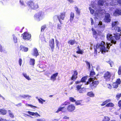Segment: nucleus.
<instances>
[{
	"label": "nucleus",
	"mask_w": 121,
	"mask_h": 121,
	"mask_svg": "<svg viewBox=\"0 0 121 121\" xmlns=\"http://www.w3.org/2000/svg\"><path fill=\"white\" fill-rule=\"evenodd\" d=\"M118 24V22L117 21L112 22L111 24L112 30L116 32H120L121 31V27L117 26ZM114 35L112 36V35L108 33L107 35V38L108 39H109L111 41L112 43L115 44L116 43V41L120 39L121 35L117 33Z\"/></svg>",
	"instance_id": "f257e3e1"
},
{
	"label": "nucleus",
	"mask_w": 121,
	"mask_h": 121,
	"mask_svg": "<svg viewBox=\"0 0 121 121\" xmlns=\"http://www.w3.org/2000/svg\"><path fill=\"white\" fill-rule=\"evenodd\" d=\"M107 48L105 46V43L104 42L101 41L100 43H97L96 45L94 46L95 50L94 52L97 54V49L99 48L100 51L101 52V53L104 54L106 52H107L108 49H109L110 47L112 45V44H110V43H107Z\"/></svg>",
	"instance_id": "f03ea898"
},
{
	"label": "nucleus",
	"mask_w": 121,
	"mask_h": 121,
	"mask_svg": "<svg viewBox=\"0 0 121 121\" xmlns=\"http://www.w3.org/2000/svg\"><path fill=\"white\" fill-rule=\"evenodd\" d=\"M94 78H88L85 84H89V87L92 89L95 88L99 84V82L98 81H94Z\"/></svg>",
	"instance_id": "7ed1b4c3"
},
{
	"label": "nucleus",
	"mask_w": 121,
	"mask_h": 121,
	"mask_svg": "<svg viewBox=\"0 0 121 121\" xmlns=\"http://www.w3.org/2000/svg\"><path fill=\"white\" fill-rule=\"evenodd\" d=\"M112 73L110 72L107 71L105 72L104 74L103 77L105 81L106 82L110 81L112 76Z\"/></svg>",
	"instance_id": "20e7f679"
},
{
	"label": "nucleus",
	"mask_w": 121,
	"mask_h": 121,
	"mask_svg": "<svg viewBox=\"0 0 121 121\" xmlns=\"http://www.w3.org/2000/svg\"><path fill=\"white\" fill-rule=\"evenodd\" d=\"M22 39L26 40H30L31 38V35L27 32H25L22 35Z\"/></svg>",
	"instance_id": "39448f33"
},
{
	"label": "nucleus",
	"mask_w": 121,
	"mask_h": 121,
	"mask_svg": "<svg viewBox=\"0 0 121 121\" xmlns=\"http://www.w3.org/2000/svg\"><path fill=\"white\" fill-rule=\"evenodd\" d=\"M65 14L66 12H63L60 13V15L56 16L59 22L61 24H62V23L60 19L64 20L65 17Z\"/></svg>",
	"instance_id": "423d86ee"
},
{
	"label": "nucleus",
	"mask_w": 121,
	"mask_h": 121,
	"mask_svg": "<svg viewBox=\"0 0 121 121\" xmlns=\"http://www.w3.org/2000/svg\"><path fill=\"white\" fill-rule=\"evenodd\" d=\"M75 106L73 104L69 105L67 107V109L68 111L71 112L75 110Z\"/></svg>",
	"instance_id": "0eeeda50"
},
{
	"label": "nucleus",
	"mask_w": 121,
	"mask_h": 121,
	"mask_svg": "<svg viewBox=\"0 0 121 121\" xmlns=\"http://www.w3.org/2000/svg\"><path fill=\"white\" fill-rule=\"evenodd\" d=\"M104 21L107 23H109L111 21L110 15L109 13H107L105 15L104 19Z\"/></svg>",
	"instance_id": "6e6552de"
},
{
	"label": "nucleus",
	"mask_w": 121,
	"mask_h": 121,
	"mask_svg": "<svg viewBox=\"0 0 121 121\" xmlns=\"http://www.w3.org/2000/svg\"><path fill=\"white\" fill-rule=\"evenodd\" d=\"M78 73L77 70H75L73 71V74L72 75L71 79L72 80L74 81L78 77Z\"/></svg>",
	"instance_id": "1a4fd4ad"
},
{
	"label": "nucleus",
	"mask_w": 121,
	"mask_h": 121,
	"mask_svg": "<svg viewBox=\"0 0 121 121\" xmlns=\"http://www.w3.org/2000/svg\"><path fill=\"white\" fill-rule=\"evenodd\" d=\"M49 46L50 47L52 52H53L54 48V39H52L51 40L49 41Z\"/></svg>",
	"instance_id": "9d476101"
},
{
	"label": "nucleus",
	"mask_w": 121,
	"mask_h": 121,
	"mask_svg": "<svg viewBox=\"0 0 121 121\" xmlns=\"http://www.w3.org/2000/svg\"><path fill=\"white\" fill-rule=\"evenodd\" d=\"M34 2L33 1L31 0H30L27 2L26 3V4L29 9H31Z\"/></svg>",
	"instance_id": "9b49d317"
},
{
	"label": "nucleus",
	"mask_w": 121,
	"mask_h": 121,
	"mask_svg": "<svg viewBox=\"0 0 121 121\" xmlns=\"http://www.w3.org/2000/svg\"><path fill=\"white\" fill-rule=\"evenodd\" d=\"M67 110V108H66L65 107H60L58 108L57 111L56 112L58 113L60 111H61L62 112H66Z\"/></svg>",
	"instance_id": "f8f14e48"
},
{
	"label": "nucleus",
	"mask_w": 121,
	"mask_h": 121,
	"mask_svg": "<svg viewBox=\"0 0 121 121\" xmlns=\"http://www.w3.org/2000/svg\"><path fill=\"white\" fill-rule=\"evenodd\" d=\"M113 15L115 16L121 15V10L116 9L113 13Z\"/></svg>",
	"instance_id": "ddd939ff"
},
{
	"label": "nucleus",
	"mask_w": 121,
	"mask_h": 121,
	"mask_svg": "<svg viewBox=\"0 0 121 121\" xmlns=\"http://www.w3.org/2000/svg\"><path fill=\"white\" fill-rule=\"evenodd\" d=\"M33 56H35L36 57L39 55V54L38 52V51L36 48H34L33 50V52L32 54Z\"/></svg>",
	"instance_id": "4468645a"
},
{
	"label": "nucleus",
	"mask_w": 121,
	"mask_h": 121,
	"mask_svg": "<svg viewBox=\"0 0 121 121\" xmlns=\"http://www.w3.org/2000/svg\"><path fill=\"white\" fill-rule=\"evenodd\" d=\"M42 15L41 12H39L35 14L34 17L36 18L40 19V18L42 17Z\"/></svg>",
	"instance_id": "2eb2a0df"
},
{
	"label": "nucleus",
	"mask_w": 121,
	"mask_h": 121,
	"mask_svg": "<svg viewBox=\"0 0 121 121\" xmlns=\"http://www.w3.org/2000/svg\"><path fill=\"white\" fill-rule=\"evenodd\" d=\"M58 73H56L53 74L51 76L50 79L53 81H54L56 79V77L58 76Z\"/></svg>",
	"instance_id": "dca6fc26"
},
{
	"label": "nucleus",
	"mask_w": 121,
	"mask_h": 121,
	"mask_svg": "<svg viewBox=\"0 0 121 121\" xmlns=\"http://www.w3.org/2000/svg\"><path fill=\"white\" fill-rule=\"evenodd\" d=\"M27 112H28V114L30 115L33 116H35L37 117L38 116L40 117V115L37 112H30V111H28Z\"/></svg>",
	"instance_id": "f3484780"
},
{
	"label": "nucleus",
	"mask_w": 121,
	"mask_h": 121,
	"mask_svg": "<svg viewBox=\"0 0 121 121\" xmlns=\"http://www.w3.org/2000/svg\"><path fill=\"white\" fill-rule=\"evenodd\" d=\"M91 30L92 31L93 35L95 39H96L97 37L98 33L93 28L91 29Z\"/></svg>",
	"instance_id": "a211bd4d"
},
{
	"label": "nucleus",
	"mask_w": 121,
	"mask_h": 121,
	"mask_svg": "<svg viewBox=\"0 0 121 121\" xmlns=\"http://www.w3.org/2000/svg\"><path fill=\"white\" fill-rule=\"evenodd\" d=\"M39 7V5L37 3L34 2V4L31 9L32 10H36L38 9Z\"/></svg>",
	"instance_id": "6ab92c4d"
},
{
	"label": "nucleus",
	"mask_w": 121,
	"mask_h": 121,
	"mask_svg": "<svg viewBox=\"0 0 121 121\" xmlns=\"http://www.w3.org/2000/svg\"><path fill=\"white\" fill-rule=\"evenodd\" d=\"M20 50H22V51L26 52L28 50V48L22 45H21L20 47Z\"/></svg>",
	"instance_id": "aec40b11"
},
{
	"label": "nucleus",
	"mask_w": 121,
	"mask_h": 121,
	"mask_svg": "<svg viewBox=\"0 0 121 121\" xmlns=\"http://www.w3.org/2000/svg\"><path fill=\"white\" fill-rule=\"evenodd\" d=\"M82 100H78L75 101V104L77 105H83V102H82Z\"/></svg>",
	"instance_id": "412c9836"
},
{
	"label": "nucleus",
	"mask_w": 121,
	"mask_h": 121,
	"mask_svg": "<svg viewBox=\"0 0 121 121\" xmlns=\"http://www.w3.org/2000/svg\"><path fill=\"white\" fill-rule=\"evenodd\" d=\"M74 13L72 12H71L70 14V17L69 20L70 22L73 21L74 17Z\"/></svg>",
	"instance_id": "4be33fe9"
},
{
	"label": "nucleus",
	"mask_w": 121,
	"mask_h": 121,
	"mask_svg": "<svg viewBox=\"0 0 121 121\" xmlns=\"http://www.w3.org/2000/svg\"><path fill=\"white\" fill-rule=\"evenodd\" d=\"M7 112L6 110L4 109H0V114L2 115H5Z\"/></svg>",
	"instance_id": "5701e85b"
},
{
	"label": "nucleus",
	"mask_w": 121,
	"mask_h": 121,
	"mask_svg": "<svg viewBox=\"0 0 121 121\" xmlns=\"http://www.w3.org/2000/svg\"><path fill=\"white\" fill-rule=\"evenodd\" d=\"M111 100V99H107L103 102L102 104H101L100 105L102 106H104L106 104H107V103L110 102Z\"/></svg>",
	"instance_id": "b1692460"
},
{
	"label": "nucleus",
	"mask_w": 121,
	"mask_h": 121,
	"mask_svg": "<svg viewBox=\"0 0 121 121\" xmlns=\"http://www.w3.org/2000/svg\"><path fill=\"white\" fill-rule=\"evenodd\" d=\"M88 76H84L82 77L81 79V82H85L86 80L87 79Z\"/></svg>",
	"instance_id": "393cba45"
},
{
	"label": "nucleus",
	"mask_w": 121,
	"mask_h": 121,
	"mask_svg": "<svg viewBox=\"0 0 121 121\" xmlns=\"http://www.w3.org/2000/svg\"><path fill=\"white\" fill-rule=\"evenodd\" d=\"M75 43V40H70L68 42V43L69 44H70L71 45H73Z\"/></svg>",
	"instance_id": "a878e982"
},
{
	"label": "nucleus",
	"mask_w": 121,
	"mask_h": 121,
	"mask_svg": "<svg viewBox=\"0 0 121 121\" xmlns=\"http://www.w3.org/2000/svg\"><path fill=\"white\" fill-rule=\"evenodd\" d=\"M74 9L75 11L76 12V13L78 15H80V10L79 9L78 7L76 6L74 7Z\"/></svg>",
	"instance_id": "bb28decb"
},
{
	"label": "nucleus",
	"mask_w": 121,
	"mask_h": 121,
	"mask_svg": "<svg viewBox=\"0 0 121 121\" xmlns=\"http://www.w3.org/2000/svg\"><path fill=\"white\" fill-rule=\"evenodd\" d=\"M87 95L90 97H94V94L92 91H90L88 92L87 93Z\"/></svg>",
	"instance_id": "cd10ccee"
},
{
	"label": "nucleus",
	"mask_w": 121,
	"mask_h": 121,
	"mask_svg": "<svg viewBox=\"0 0 121 121\" xmlns=\"http://www.w3.org/2000/svg\"><path fill=\"white\" fill-rule=\"evenodd\" d=\"M114 106V104L112 103H109L106 104L105 106L107 107H112Z\"/></svg>",
	"instance_id": "c85d7f7f"
},
{
	"label": "nucleus",
	"mask_w": 121,
	"mask_h": 121,
	"mask_svg": "<svg viewBox=\"0 0 121 121\" xmlns=\"http://www.w3.org/2000/svg\"><path fill=\"white\" fill-rule=\"evenodd\" d=\"M35 60L34 59H30L29 62L30 64L31 65H34L35 64Z\"/></svg>",
	"instance_id": "c756f323"
},
{
	"label": "nucleus",
	"mask_w": 121,
	"mask_h": 121,
	"mask_svg": "<svg viewBox=\"0 0 121 121\" xmlns=\"http://www.w3.org/2000/svg\"><path fill=\"white\" fill-rule=\"evenodd\" d=\"M110 120V117L108 116H104L102 121H109Z\"/></svg>",
	"instance_id": "7c9ffc66"
},
{
	"label": "nucleus",
	"mask_w": 121,
	"mask_h": 121,
	"mask_svg": "<svg viewBox=\"0 0 121 121\" xmlns=\"http://www.w3.org/2000/svg\"><path fill=\"white\" fill-rule=\"evenodd\" d=\"M118 84L115 82L113 83L112 86L113 87L115 88H117L118 86Z\"/></svg>",
	"instance_id": "2f4dec72"
},
{
	"label": "nucleus",
	"mask_w": 121,
	"mask_h": 121,
	"mask_svg": "<svg viewBox=\"0 0 121 121\" xmlns=\"http://www.w3.org/2000/svg\"><path fill=\"white\" fill-rule=\"evenodd\" d=\"M85 62L86 63V65H87L88 69H90L91 66L90 63L87 61H85Z\"/></svg>",
	"instance_id": "473e14b6"
},
{
	"label": "nucleus",
	"mask_w": 121,
	"mask_h": 121,
	"mask_svg": "<svg viewBox=\"0 0 121 121\" xmlns=\"http://www.w3.org/2000/svg\"><path fill=\"white\" fill-rule=\"evenodd\" d=\"M99 26L100 28H104L105 27V25H102V22H99Z\"/></svg>",
	"instance_id": "72a5a7b5"
},
{
	"label": "nucleus",
	"mask_w": 121,
	"mask_h": 121,
	"mask_svg": "<svg viewBox=\"0 0 121 121\" xmlns=\"http://www.w3.org/2000/svg\"><path fill=\"white\" fill-rule=\"evenodd\" d=\"M104 4V1L101 0H99L98 2V4L101 6H103Z\"/></svg>",
	"instance_id": "f704fd0d"
},
{
	"label": "nucleus",
	"mask_w": 121,
	"mask_h": 121,
	"mask_svg": "<svg viewBox=\"0 0 121 121\" xmlns=\"http://www.w3.org/2000/svg\"><path fill=\"white\" fill-rule=\"evenodd\" d=\"M24 76L27 80H31V79L29 77V76H27L26 74L24 73L23 74Z\"/></svg>",
	"instance_id": "c9c22d12"
},
{
	"label": "nucleus",
	"mask_w": 121,
	"mask_h": 121,
	"mask_svg": "<svg viewBox=\"0 0 121 121\" xmlns=\"http://www.w3.org/2000/svg\"><path fill=\"white\" fill-rule=\"evenodd\" d=\"M13 41L14 43H17V39L15 35H13Z\"/></svg>",
	"instance_id": "e433bc0d"
},
{
	"label": "nucleus",
	"mask_w": 121,
	"mask_h": 121,
	"mask_svg": "<svg viewBox=\"0 0 121 121\" xmlns=\"http://www.w3.org/2000/svg\"><path fill=\"white\" fill-rule=\"evenodd\" d=\"M95 75V72L93 71H91L90 72L89 76L90 77H93L94 75Z\"/></svg>",
	"instance_id": "4c0bfd02"
},
{
	"label": "nucleus",
	"mask_w": 121,
	"mask_h": 121,
	"mask_svg": "<svg viewBox=\"0 0 121 121\" xmlns=\"http://www.w3.org/2000/svg\"><path fill=\"white\" fill-rule=\"evenodd\" d=\"M121 97V93L117 94L116 96V98L117 100H119Z\"/></svg>",
	"instance_id": "58836bf2"
},
{
	"label": "nucleus",
	"mask_w": 121,
	"mask_h": 121,
	"mask_svg": "<svg viewBox=\"0 0 121 121\" xmlns=\"http://www.w3.org/2000/svg\"><path fill=\"white\" fill-rule=\"evenodd\" d=\"M69 101L72 102H75L76 100H75L74 98L72 97H70L69 98Z\"/></svg>",
	"instance_id": "ea45409f"
},
{
	"label": "nucleus",
	"mask_w": 121,
	"mask_h": 121,
	"mask_svg": "<svg viewBox=\"0 0 121 121\" xmlns=\"http://www.w3.org/2000/svg\"><path fill=\"white\" fill-rule=\"evenodd\" d=\"M70 103L69 102H67V101H66L64 103H62V104L61 105V106H63L64 105H67L69 104H70Z\"/></svg>",
	"instance_id": "a19ab883"
},
{
	"label": "nucleus",
	"mask_w": 121,
	"mask_h": 121,
	"mask_svg": "<svg viewBox=\"0 0 121 121\" xmlns=\"http://www.w3.org/2000/svg\"><path fill=\"white\" fill-rule=\"evenodd\" d=\"M38 100L39 102L42 104H43V102H45L46 101L45 100L43 99L42 98L38 99Z\"/></svg>",
	"instance_id": "79ce46f5"
},
{
	"label": "nucleus",
	"mask_w": 121,
	"mask_h": 121,
	"mask_svg": "<svg viewBox=\"0 0 121 121\" xmlns=\"http://www.w3.org/2000/svg\"><path fill=\"white\" fill-rule=\"evenodd\" d=\"M46 28V26L44 25L42 26L41 28V32H43L44 31V30Z\"/></svg>",
	"instance_id": "37998d69"
},
{
	"label": "nucleus",
	"mask_w": 121,
	"mask_h": 121,
	"mask_svg": "<svg viewBox=\"0 0 121 121\" xmlns=\"http://www.w3.org/2000/svg\"><path fill=\"white\" fill-rule=\"evenodd\" d=\"M9 114L10 116L12 118H14V116L12 112H11V111L10 110L9 111Z\"/></svg>",
	"instance_id": "c03bdc74"
},
{
	"label": "nucleus",
	"mask_w": 121,
	"mask_h": 121,
	"mask_svg": "<svg viewBox=\"0 0 121 121\" xmlns=\"http://www.w3.org/2000/svg\"><path fill=\"white\" fill-rule=\"evenodd\" d=\"M115 82L118 84V85L120 84L121 83V81L120 78L117 79L116 81Z\"/></svg>",
	"instance_id": "a18cd8bd"
},
{
	"label": "nucleus",
	"mask_w": 121,
	"mask_h": 121,
	"mask_svg": "<svg viewBox=\"0 0 121 121\" xmlns=\"http://www.w3.org/2000/svg\"><path fill=\"white\" fill-rule=\"evenodd\" d=\"M82 84H81L80 85H78L77 86L76 88L78 91L82 88L81 86H82Z\"/></svg>",
	"instance_id": "49530a36"
},
{
	"label": "nucleus",
	"mask_w": 121,
	"mask_h": 121,
	"mask_svg": "<svg viewBox=\"0 0 121 121\" xmlns=\"http://www.w3.org/2000/svg\"><path fill=\"white\" fill-rule=\"evenodd\" d=\"M118 74L119 75H121V66L119 67L118 71Z\"/></svg>",
	"instance_id": "de8ad7c7"
},
{
	"label": "nucleus",
	"mask_w": 121,
	"mask_h": 121,
	"mask_svg": "<svg viewBox=\"0 0 121 121\" xmlns=\"http://www.w3.org/2000/svg\"><path fill=\"white\" fill-rule=\"evenodd\" d=\"M85 89L84 88H82L81 89L78 91L80 93H82L84 91Z\"/></svg>",
	"instance_id": "09e8293b"
},
{
	"label": "nucleus",
	"mask_w": 121,
	"mask_h": 121,
	"mask_svg": "<svg viewBox=\"0 0 121 121\" xmlns=\"http://www.w3.org/2000/svg\"><path fill=\"white\" fill-rule=\"evenodd\" d=\"M83 52L82 50H78L76 52V53L78 54H82Z\"/></svg>",
	"instance_id": "8fccbe9b"
},
{
	"label": "nucleus",
	"mask_w": 121,
	"mask_h": 121,
	"mask_svg": "<svg viewBox=\"0 0 121 121\" xmlns=\"http://www.w3.org/2000/svg\"><path fill=\"white\" fill-rule=\"evenodd\" d=\"M106 62H107L111 66V67H112V64L113 63V62L111 60H109L107 61H106Z\"/></svg>",
	"instance_id": "3c124183"
},
{
	"label": "nucleus",
	"mask_w": 121,
	"mask_h": 121,
	"mask_svg": "<svg viewBox=\"0 0 121 121\" xmlns=\"http://www.w3.org/2000/svg\"><path fill=\"white\" fill-rule=\"evenodd\" d=\"M89 10L90 11L91 13L92 14H93L94 12V10L93 9L91 8H89Z\"/></svg>",
	"instance_id": "603ef678"
},
{
	"label": "nucleus",
	"mask_w": 121,
	"mask_h": 121,
	"mask_svg": "<svg viewBox=\"0 0 121 121\" xmlns=\"http://www.w3.org/2000/svg\"><path fill=\"white\" fill-rule=\"evenodd\" d=\"M18 62L20 65L21 66L22 62V60L21 59H19Z\"/></svg>",
	"instance_id": "864d4df0"
},
{
	"label": "nucleus",
	"mask_w": 121,
	"mask_h": 121,
	"mask_svg": "<svg viewBox=\"0 0 121 121\" xmlns=\"http://www.w3.org/2000/svg\"><path fill=\"white\" fill-rule=\"evenodd\" d=\"M30 97V96L27 95H24L22 96V97L23 98H25L27 97L29 98Z\"/></svg>",
	"instance_id": "5fc2aeb1"
},
{
	"label": "nucleus",
	"mask_w": 121,
	"mask_h": 121,
	"mask_svg": "<svg viewBox=\"0 0 121 121\" xmlns=\"http://www.w3.org/2000/svg\"><path fill=\"white\" fill-rule=\"evenodd\" d=\"M27 106H30L31 107H34L36 108H37V107L36 106H33L31 104H27Z\"/></svg>",
	"instance_id": "6e6d98bb"
},
{
	"label": "nucleus",
	"mask_w": 121,
	"mask_h": 121,
	"mask_svg": "<svg viewBox=\"0 0 121 121\" xmlns=\"http://www.w3.org/2000/svg\"><path fill=\"white\" fill-rule=\"evenodd\" d=\"M118 106L119 107H121V99L118 102Z\"/></svg>",
	"instance_id": "4d7b16f0"
},
{
	"label": "nucleus",
	"mask_w": 121,
	"mask_h": 121,
	"mask_svg": "<svg viewBox=\"0 0 121 121\" xmlns=\"http://www.w3.org/2000/svg\"><path fill=\"white\" fill-rule=\"evenodd\" d=\"M67 1L69 3H72L74 2V0H67Z\"/></svg>",
	"instance_id": "13d9d810"
},
{
	"label": "nucleus",
	"mask_w": 121,
	"mask_h": 121,
	"mask_svg": "<svg viewBox=\"0 0 121 121\" xmlns=\"http://www.w3.org/2000/svg\"><path fill=\"white\" fill-rule=\"evenodd\" d=\"M69 119V117H68L66 116H65L63 117V119L64 120L68 119Z\"/></svg>",
	"instance_id": "bf43d9fd"
},
{
	"label": "nucleus",
	"mask_w": 121,
	"mask_h": 121,
	"mask_svg": "<svg viewBox=\"0 0 121 121\" xmlns=\"http://www.w3.org/2000/svg\"><path fill=\"white\" fill-rule=\"evenodd\" d=\"M20 2L21 4V5H24V3L23 1L20 0Z\"/></svg>",
	"instance_id": "052dcab7"
},
{
	"label": "nucleus",
	"mask_w": 121,
	"mask_h": 121,
	"mask_svg": "<svg viewBox=\"0 0 121 121\" xmlns=\"http://www.w3.org/2000/svg\"><path fill=\"white\" fill-rule=\"evenodd\" d=\"M59 43V42H57L56 43V48H57L59 50V46L58 45V44Z\"/></svg>",
	"instance_id": "680f3d73"
},
{
	"label": "nucleus",
	"mask_w": 121,
	"mask_h": 121,
	"mask_svg": "<svg viewBox=\"0 0 121 121\" xmlns=\"http://www.w3.org/2000/svg\"><path fill=\"white\" fill-rule=\"evenodd\" d=\"M117 2L118 4L121 5V0H117Z\"/></svg>",
	"instance_id": "e2e57ef3"
},
{
	"label": "nucleus",
	"mask_w": 121,
	"mask_h": 121,
	"mask_svg": "<svg viewBox=\"0 0 121 121\" xmlns=\"http://www.w3.org/2000/svg\"><path fill=\"white\" fill-rule=\"evenodd\" d=\"M91 25H92L94 23V21L92 18H91Z\"/></svg>",
	"instance_id": "0e129e2a"
},
{
	"label": "nucleus",
	"mask_w": 121,
	"mask_h": 121,
	"mask_svg": "<svg viewBox=\"0 0 121 121\" xmlns=\"http://www.w3.org/2000/svg\"><path fill=\"white\" fill-rule=\"evenodd\" d=\"M43 65L42 64H40L39 66V67L42 69L44 68V67L43 66Z\"/></svg>",
	"instance_id": "69168bd1"
},
{
	"label": "nucleus",
	"mask_w": 121,
	"mask_h": 121,
	"mask_svg": "<svg viewBox=\"0 0 121 121\" xmlns=\"http://www.w3.org/2000/svg\"><path fill=\"white\" fill-rule=\"evenodd\" d=\"M3 51V49L2 48L1 45H0V52H2Z\"/></svg>",
	"instance_id": "338daca9"
},
{
	"label": "nucleus",
	"mask_w": 121,
	"mask_h": 121,
	"mask_svg": "<svg viewBox=\"0 0 121 121\" xmlns=\"http://www.w3.org/2000/svg\"><path fill=\"white\" fill-rule=\"evenodd\" d=\"M81 82V80L80 81H77L75 82V83L76 84H79Z\"/></svg>",
	"instance_id": "774afa93"
}]
</instances>
